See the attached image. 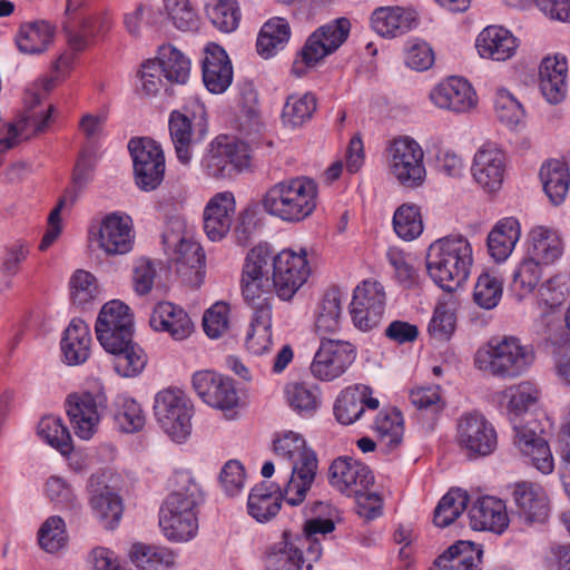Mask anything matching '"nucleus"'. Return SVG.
I'll use <instances>...</instances> for the list:
<instances>
[{"mask_svg":"<svg viewBox=\"0 0 570 570\" xmlns=\"http://www.w3.org/2000/svg\"><path fill=\"white\" fill-rule=\"evenodd\" d=\"M309 268L306 254L285 249L274 254L267 245H258L247 254L243 268L242 288L246 301L272 295L291 299L307 281Z\"/></svg>","mask_w":570,"mask_h":570,"instance_id":"obj_1","label":"nucleus"},{"mask_svg":"<svg viewBox=\"0 0 570 570\" xmlns=\"http://www.w3.org/2000/svg\"><path fill=\"white\" fill-rule=\"evenodd\" d=\"M473 257L463 236H445L428 248L425 265L431 279L443 291H456L469 277Z\"/></svg>","mask_w":570,"mask_h":570,"instance_id":"obj_2","label":"nucleus"},{"mask_svg":"<svg viewBox=\"0 0 570 570\" xmlns=\"http://www.w3.org/2000/svg\"><path fill=\"white\" fill-rule=\"evenodd\" d=\"M177 481L179 488L160 509L159 525L168 540L188 541L198 530L196 508L202 501V490L188 473H179Z\"/></svg>","mask_w":570,"mask_h":570,"instance_id":"obj_3","label":"nucleus"},{"mask_svg":"<svg viewBox=\"0 0 570 570\" xmlns=\"http://www.w3.org/2000/svg\"><path fill=\"white\" fill-rule=\"evenodd\" d=\"M317 185L305 176L278 181L262 199L264 210L283 222L299 223L309 217L317 206Z\"/></svg>","mask_w":570,"mask_h":570,"instance_id":"obj_4","label":"nucleus"},{"mask_svg":"<svg viewBox=\"0 0 570 570\" xmlns=\"http://www.w3.org/2000/svg\"><path fill=\"white\" fill-rule=\"evenodd\" d=\"M533 352L514 336L492 338L487 347L479 350L474 362L482 371L494 376L514 379L520 376L533 362Z\"/></svg>","mask_w":570,"mask_h":570,"instance_id":"obj_5","label":"nucleus"},{"mask_svg":"<svg viewBox=\"0 0 570 570\" xmlns=\"http://www.w3.org/2000/svg\"><path fill=\"white\" fill-rule=\"evenodd\" d=\"M350 21L340 18L316 29L305 41L292 66L296 77H303L326 56L336 51L347 39Z\"/></svg>","mask_w":570,"mask_h":570,"instance_id":"obj_6","label":"nucleus"},{"mask_svg":"<svg viewBox=\"0 0 570 570\" xmlns=\"http://www.w3.org/2000/svg\"><path fill=\"white\" fill-rule=\"evenodd\" d=\"M248 145L235 137L217 136L208 146L202 165L207 176L232 178L249 167Z\"/></svg>","mask_w":570,"mask_h":570,"instance_id":"obj_7","label":"nucleus"},{"mask_svg":"<svg viewBox=\"0 0 570 570\" xmlns=\"http://www.w3.org/2000/svg\"><path fill=\"white\" fill-rule=\"evenodd\" d=\"M154 413L160 428L174 441L183 442L191 432L193 404L179 389H165L155 396Z\"/></svg>","mask_w":570,"mask_h":570,"instance_id":"obj_8","label":"nucleus"},{"mask_svg":"<svg viewBox=\"0 0 570 570\" xmlns=\"http://www.w3.org/2000/svg\"><path fill=\"white\" fill-rule=\"evenodd\" d=\"M128 149L134 163L136 185L145 191L155 190L165 175V156L160 145L147 137L131 138Z\"/></svg>","mask_w":570,"mask_h":570,"instance_id":"obj_9","label":"nucleus"},{"mask_svg":"<svg viewBox=\"0 0 570 570\" xmlns=\"http://www.w3.org/2000/svg\"><path fill=\"white\" fill-rule=\"evenodd\" d=\"M390 170L400 185L416 188L423 185L426 170L423 164L424 153L421 146L410 137L395 139L389 149Z\"/></svg>","mask_w":570,"mask_h":570,"instance_id":"obj_10","label":"nucleus"},{"mask_svg":"<svg viewBox=\"0 0 570 570\" xmlns=\"http://www.w3.org/2000/svg\"><path fill=\"white\" fill-rule=\"evenodd\" d=\"M456 442L469 459L491 454L498 444L493 425L478 412L464 413L456 424Z\"/></svg>","mask_w":570,"mask_h":570,"instance_id":"obj_11","label":"nucleus"},{"mask_svg":"<svg viewBox=\"0 0 570 570\" xmlns=\"http://www.w3.org/2000/svg\"><path fill=\"white\" fill-rule=\"evenodd\" d=\"M66 407L76 435L89 440L107 407V397L101 391L73 393L68 396Z\"/></svg>","mask_w":570,"mask_h":570,"instance_id":"obj_12","label":"nucleus"},{"mask_svg":"<svg viewBox=\"0 0 570 570\" xmlns=\"http://www.w3.org/2000/svg\"><path fill=\"white\" fill-rule=\"evenodd\" d=\"M385 311V292L379 282L364 281L354 289L350 314L353 324L363 332L376 327Z\"/></svg>","mask_w":570,"mask_h":570,"instance_id":"obj_13","label":"nucleus"},{"mask_svg":"<svg viewBox=\"0 0 570 570\" xmlns=\"http://www.w3.org/2000/svg\"><path fill=\"white\" fill-rule=\"evenodd\" d=\"M355 351L348 342L321 336L311 372L322 381H332L345 373L355 361Z\"/></svg>","mask_w":570,"mask_h":570,"instance_id":"obj_14","label":"nucleus"},{"mask_svg":"<svg viewBox=\"0 0 570 570\" xmlns=\"http://www.w3.org/2000/svg\"><path fill=\"white\" fill-rule=\"evenodd\" d=\"M309 510L314 517L305 521L301 533H294L297 538L305 539L302 546L305 548L308 569L322 556V544L318 535H325L335 530L333 517L336 514L335 509L322 501L313 502Z\"/></svg>","mask_w":570,"mask_h":570,"instance_id":"obj_15","label":"nucleus"},{"mask_svg":"<svg viewBox=\"0 0 570 570\" xmlns=\"http://www.w3.org/2000/svg\"><path fill=\"white\" fill-rule=\"evenodd\" d=\"M193 386L199 397L209 406L230 410L238 404L233 380L212 371H199L193 375Z\"/></svg>","mask_w":570,"mask_h":570,"instance_id":"obj_16","label":"nucleus"},{"mask_svg":"<svg viewBox=\"0 0 570 570\" xmlns=\"http://www.w3.org/2000/svg\"><path fill=\"white\" fill-rule=\"evenodd\" d=\"M163 244L165 252L176 264V272L188 277L200 273L205 263V254L200 245L180 233L166 230L163 234Z\"/></svg>","mask_w":570,"mask_h":570,"instance_id":"obj_17","label":"nucleus"},{"mask_svg":"<svg viewBox=\"0 0 570 570\" xmlns=\"http://www.w3.org/2000/svg\"><path fill=\"white\" fill-rule=\"evenodd\" d=\"M513 443L522 455L530 459L533 466L543 474L554 469L553 456L548 442L537 433V422L514 423Z\"/></svg>","mask_w":570,"mask_h":570,"instance_id":"obj_18","label":"nucleus"},{"mask_svg":"<svg viewBox=\"0 0 570 570\" xmlns=\"http://www.w3.org/2000/svg\"><path fill=\"white\" fill-rule=\"evenodd\" d=\"M289 464L291 475L284 485V501L292 507H296L304 502L315 482L318 460L313 451L289 462Z\"/></svg>","mask_w":570,"mask_h":570,"instance_id":"obj_19","label":"nucleus"},{"mask_svg":"<svg viewBox=\"0 0 570 570\" xmlns=\"http://www.w3.org/2000/svg\"><path fill=\"white\" fill-rule=\"evenodd\" d=\"M431 101L441 109L465 112L476 105L472 86L463 78L450 77L430 92Z\"/></svg>","mask_w":570,"mask_h":570,"instance_id":"obj_20","label":"nucleus"},{"mask_svg":"<svg viewBox=\"0 0 570 570\" xmlns=\"http://www.w3.org/2000/svg\"><path fill=\"white\" fill-rule=\"evenodd\" d=\"M305 539L291 531H284L281 540L268 547L265 553L266 570H302L307 566V556L302 546Z\"/></svg>","mask_w":570,"mask_h":570,"instance_id":"obj_21","label":"nucleus"},{"mask_svg":"<svg viewBox=\"0 0 570 570\" xmlns=\"http://www.w3.org/2000/svg\"><path fill=\"white\" fill-rule=\"evenodd\" d=\"M515 513L525 524L542 523L549 515L548 497L543 489L534 483H517L512 492Z\"/></svg>","mask_w":570,"mask_h":570,"instance_id":"obj_22","label":"nucleus"},{"mask_svg":"<svg viewBox=\"0 0 570 570\" xmlns=\"http://www.w3.org/2000/svg\"><path fill=\"white\" fill-rule=\"evenodd\" d=\"M235 215V198L229 191L216 194L204 209V230L213 242L222 240L229 232Z\"/></svg>","mask_w":570,"mask_h":570,"instance_id":"obj_23","label":"nucleus"},{"mask_svg":"<svg viewBox=\"0 0 570 570\" xmlns=\"http://www.w3.org/2000/svg\"><path fill=\"white\" fill-rule=\"evenodd\" d=\"M379 406V400L372 397V389L358 384L341 392L334 404V415L340 423L348 425L358 420L365 409L376 410Z\"/></svg>","mask_w":570,"mask_h":570,"instance_id":"obj_24","label":"nucleus"},{"mask_svg":"<svg viewBox=\"0 0 570 570\" xmlns=\"http://www.w3.org/2000/svg\"><path fill=\"white\" fill-rule=\"evenodd\" d=\"M470 527L501 534L509 525L505 503L494 497L479 498L468 512Z\"/></svg>","mask_w":570,"mask_h":570,"instance_id":"obj_25","label":"nucleus"},{"mask_svg":"<svg viewBox=\"0 0 570 570\" xmlns=\"http://www.w3.org/2000/svg\"><path fill=\"white\" fill-rule=\"evenodd\" d=\"M233 80V67L226 51L216 43H209L203 59V81L208 91L223 94Z\"/></svg>","mask_w":570,"mask_h":570,"instance_id":"obj_26","label":"nucleus"},{"mask_svg":"<svg viewBox=\"0 0 570 570\" xmlns=\"http://www.w3.org/2000/svg\"><path fill=\"white\" fill-rule=\"evenodd\" d=\"M99 246L108 255H124L131 250L134 236L128 216L108 215L99 228Z\"/></svg>","mask_w":570,"mask_h":570,"instance_id":"obj_27","label":"nucleus"},{"mask_svg":"<svg viewBox=\"0 0 570 570\" xmlns=\"http://www.w3.org/2000/svg\"><path fill=\"white\" fill-rule=\"evenodd\" d=\"M88 491L90 505L96 517L106 522V528L112 529L122 514L121 499L99 475L89 478Z\"/></svg>","mask_w":570,"mask_h":570,"instance_id":"obj_28","label":"nucleus"},{"mask_svg":"<svg viewBox=\"0 0 570 570\" xmlns=\"http://www.w3.org/2000/svg\"><path fill=\"white\" fill-rule=\"evenodd\" d=\"M371 26L382 37H397L417 26V13L399 6L379 7L372 12Z\"/></svg>","mask_w":570,"mask_h":570,"instance_id":"obj_29","label":"nucleus"},{"mask_svg":"<svg viewBox=\"0 0 570 570\" xmlns=\"http://www.w3.org/2000/svg\"><path fill=\"white\" fill-rule=\"evenodd\" d=\"M471 170L475 181L485 190H498L504 177L503 153L491 146L480 148L474 156Z\"/></svg>","mask_w":570,"mask_h":570,"instance_id":"obj_30","label":"nucleus"},{"mask_svg":"<svg viewBox=\"0 0 570 570\" xmlns=\"http://www.w3.org/2000/svg\"><path fill=\"white\" fill-rule=\"evenodd\" d=\"M568 65L564 57H548L539 67V87L546 100L552 105L561 102L567 94Z\"/></svg>","mask_w":570,"mask_h":570,"instance_id":"obj_31","label":"nucleus"},{"mask_svg":"<svg viewBox=\"0 0 570 570\" xmlns=\"http://www.w3.org/2000/svg\"><path fill=\"white\" fill-rule=\"evenodd\" d=\"M518 39L503 27L489 26L476 38V50L482 58L495 61L510 59L518 48Z\"/></svg>","mask_w":570,"mask_h":570,"instance_id":"obj_32","label":"nucleus"},{"mask_svg":"<svg viewBox=\"0 0 570 570\" xmlns=\"http://www.w3.org/2000/svg\"><path fill=\"white\" fill-rule=\"evenodd\" d=\"M150 325L156 331H165L174 340L188 337L194 325L188 314L179 306L169 302H161L156 305L150 317Z\"/></svg>","mask_w":570,"mask_h":570,"instance_id":"obj_33","label":"nucleus"},{"mask_svg":"<svg viewBox=\"0 0 570 570\" xmlns=\"http://www.w3.org/2000/svg\"><path fill=\"white\" fill-rule=\"evenodd\" d=\"M284 500V489L272 482H261L255 485L247 501L248 513L258 522H266L274 518Z\"/></svg>","mask_w":570,"mask_h":570,"instance_id":"obj_34","label":"nucleus"},{"mask_svg":"<svg viewBox=\"0 0 570 570\" xmlns=\"http://www.w3.org/2000/svg\"><path fill=\"white\" fill-rule=\"evenodd\" d=\"M118 330V333L122 338L129 335V331L134 332L132 316L129 313V307L120 301H110L106 303L96 322L95 331L96 335L107 342L111 334L108 331Z\"/></svg>","mask_w":570,"mask_h":570,"instance_id":"obj_35","label":"nucleus"},{"mask_svg":"<svg viewBox=\"0 0 570 570\" xmlns=\"http://www.w3.org/2000/svg\"><path fill=\"white\" fill-rule=\"evenodd\" d=\"M91 337L87 324L73 318L63 333L61 351L69 365H78L87 361L90 353Z\"/></svg>","mask_w":570,"mask_h":570,"instance_id":"obj_36","label":"nucleus"},{"mask_svg":"<svg viewBox=\"0 0 570 570\" xmlns=\"http://www.w3.org/2000/svg\"><path fill=\"white\" fill-rule=\"evenodd\" d=\"M563 252L559 232L547 226H535L529 233L528 255L538 258L544 265L556 262Z\"/></svg>","mask_w":570,"mask_h":570,"instance_id":"obj_37","label":"nucleus"},{"mask_svg":"<svg viewBox=\"0 0 570 570\" xmlns=\"http://www.w3.org/2000/svg\"><path fill=\"white\" fill-rule=\"evenodd\" d=\"M291 27L288 21L282 17H274L267 20L257 37V52L264 59H268L283 50L291 39Z\"/></svg>","mask_w":570,"mask_h":570,"instance_id":"obj_38","label":"nucleus"},{"mask_svg":"<svg viewBox=\"0 0 570 570\" xmlns=\"http://www.w3.org/2000/svg\"><path fill=\"white\" fill-rule=\"evenodd\" d=\"M520 225L513 217L500 220L488 236V250L497 262L505 261L520 238Z\"/></svg>","mask_w":570,"mask_h":570,"instance_id":"obj_39","label":"nucleus"},{"mask_svg":"<svg viewBox=\"0 0 570 570\" xmlns=\"http://www.w3.org/2000/svg\"><path fill=\"white\" fill-rule=\"evenodd\" d=\"M538 397L539 392L530 382L512 385L501 393L500 402L505 404L513 428L514 423L524 424L520 417L537 403Z\"/></svg>","mask_w":570,"mask_h":570,"instance_id":"obj_40","label":"nucleus"},{"mask_svg":"<svg viewBox=\"0 0 570 570\" xmlns=\"http://www.w3.org/2000/svg\"><path fill=\"white\" fill-rule=\"evenodd\" d=\"M543 190L553 205H560L569 190L570 175L566 163L550 159L540 169Z\"/></svg>","mask_w":570,"mask_h":570,"instance_id":"obj_41","label":"nucleus"},{"mask_svg":"<svg viewBox=\"0 0 570 570\" xmlns=\"http://www.w3.org/2000/svg\"><path fill=\"white\" fill-rule=\"evenodd\" d=\"M129 558L139 570H171L175 567V554L158 546L134 543Z\"/></svg>","mask_w":570,"mask_h":570,"instance_id":"obj_42","label":"nucleus"},{"mask_svg":"<svg viewBox=\"0 0 570 570\" xmlns=\"http://www.w3.org/2000/svg\"><path fill=\"white\" fill-rule=\"evenodd\" d=\"M77 8L68 3L66 14L68 21L63 23V31L67 36L69 47L78 52L85 50L90 40L96 36V26L92 18L79 14Z\"/></svg>","mask_w":570,"mask_h":570,"instance_id":"obj_43","label":"nucleus"},{"mask_svg":"<svg viewBox=\"0 0 570 570\" xmlns=\"http://www.w3.org/2000/svg\"><path fill=\"white\" fill-rule=\"evenodd\" d=\"M342 315V293L338 288L327 289L320 303L315 322L316 332L320 336L334 334L340 328Z\"/></svg>","mask_w":570,"mask_h":570,"instance_id":"obj_44","label":"nucleus"},{"mask_svg":"<svg viewBox=\"0 0 570 570\" xmlns=\"http://www.w3.org/2000/svg\"><path fill=\"white\" fill-rule=\"evenodd\" d=\"M156 60L168 83L184 85L187 82L190 73V60L181 51L170 45L161 46Z\"/></svg>","mask_w":570,"mask_h":570,"instance_id":"obj_45","label":"nucleus"},{"mask_svg":"<svg viewBox=\"0 0 570 570\" xmlns=\"http://www.w3.org/2000/svg\"><path fill=\"white\" fill-rule=\"evenodd\" d=\"M169 134L177 159L188 165L193 158V130L190 119L179 111H173L169 117Z\"/></svg>","mask_w":570,"mask_h":570,"instance_id":"obj_46","label":"nucleus"},{"mask_svg":"<svg viewBox=\"0 0 570 570\" xmlns=\"http://www.w3.org/2000/svg\"><path fill=\"white\" fill-rule=\"evenodd\" d=\"M482 556L483 550L481 546L471 541L460 540L441 553L434 560V563L448 570L465 566L475 567L476 563H481Z\"/></svg>","mask_w":570,"mask_h":570,"instance_id":"obj_47","label":"nucleus"},{"mask_svg":"<svg viewBox=\"0 0 570 570\" xmlns=\"http://www.w3.org/2000/svg\"><path fill=\"white\" fill-rule=\"evenodd\" d=\"M53 27L46 21H36L20 28L17 46L23 53H41L53 39Z\"/></svg>","mask_w":570,"mask_h":570,"instance_id":"obj_48","label":"nucleus"},{"mask_svg":"<svg viewBox=\"0 0 570 570\" xmlns=\"http://www.w3.org/2000/svg\"><path fill=\"white\" fill-rule=\"evenodd\" d=\"M42 97L43 94L41 92L27 90L24 98L27 115L14 125L17 128V138L21 135L28 138L30 134H38L47 128L53 107L49 106L46 110L36 111L35 108L40 105Z\"/></svg>","mask_w":570,"mask_h":570,"instance_id":"obj_49","label":"nucleus"},{"mask_svg":"<svg viewBox=\"0 0 570 570\" xmlns=\"http://www.w3.org/2000/svg\"><path fill=\"white\" fill-rule=\"evenodd\" d=\"M375 430L381 435L380 448L385 454L394 452L402 442L403 417L401 412L380 413L375 421Z\"/></svg>","mask_w":570,"mask_h":570,"instance_id":"obj_50","label":"nucleus"},{"mask_svg":"<svg viewBox=\"0 0 570 570\" xmlns=\"http://www.w3.org/2000/svg\"><path fill=\"white\" fill-rule=\"evenodd\" d=\"M469 495L461 489H451L438 503L433 522L439 528H445L454 522L466 509Z\"/></svg>","mask_w":570,"mask_h":570,"instance_id":"obj_51","label":"nucleus"},{"mask_svg":"<svg viewBox=\"0 0 570 570\" xmlns=\"http://www.w3.org/2000/svg\"><path fill=\"white\" fill-rule=\"evenodd\" d=\"M205 10L218 30L228 33L238 27L240 13L236 0H205Z\"/></svg>","mask_w":570,"mask_h":570,"instance_id":"obj_52","label":"nucleus"},{"mask_svg":"<svg viewBox=\"0 0 570 570\" xmlns=\"http://www.w3.org/2000/svg\"><path fill=\"white\" fill-rule=\"evenodd\" d=\"M315 110L316 98L313 94L291 95L284 105L282 119L286 126L295 128L309 120Z\"/></svg>","mask_w":570,"mask_h":570,"instance_id":"obj_53","label":"nucleus"},{"mask_svg":"<svg viewBox=\"0 0 570 570\" xmlns=\"http://www.w3.org/2000/svg\"><path fill=\"white\" fill-rule=\"evenodd\" d=\"M114 356V368L120 376L134 377L146 366L147 355L144 350L132 341L126 344L120 351L111 353Z\"/></svg>","mask_w":570,"mask_h":570,"instance_id":"obj_54","label":"nucleus"},{"mask_svg":"<svg viewBox=\"0 0 570 570\" xmlns=\"http://www.w3.org/2000/svg\"><path fill=\"white\" fill-rule=\"evenodd\" d=\"M38 434L63 455L72 450L70 433L59 417H42L38 424Z\"/></svg>","mask_w":570,"mask_h":570,"instance_id":"obj_55","label":"nucleus"},{"mask_svg":"<svg viewBox=\"0 0 570 570\" xmlns=\"http://www.w3.org/2000/svg\"><path fill=\"white\" fill-rule=\"evenodd\" d=\"M145 421L144 411L138 402L128 396L118 397L115 422L122 432H138L144 428Z\"/></svg>","mask_w":570,"mask_h":570,"instance_id":"obj_56","label":"nucleus"},{"mask_svg":"<svg viewBox=\"0 0 570 570\" xmlns=\"http://www.w3.org/2000/svg\"><path fill=\"white\" fill-rule=\"evenodd\" d=\"M393 228L399 237L405 240L415 239L423 232V223L419 207L415 205L400 206L393 216Z\"/></svg>","mask_w":570,"mask_h":570,"instance_id":"obj_57","label":"nucleus"},{"mask_svg":"<svg viewBox=\"0 0 570 570\" xmlns=\"http://www.w3.org/2000/svg\"><path fill=\"white\" fill-rule=\"evenodd\" d=\"M502 297V282L490 273H482L473 291L474 302L484 309L495 307Z\"/></svg>","mask_w":570,"mask_h":570,"instance_id":"obj_58","label":"nucleus"},{"mask_svg":"<svg viewBox=\"0 0 570 570\" xmlns=\"http://www.w3.org/2000/svg\"><path fill=\"white\" fill-rule=\"evenodd\" d=\"M167 18L181 31H190L198 26V16L189 0H164Z\"/></svg>","mask_w":570,"mask_h":570,"instance_id":"obj_59","label":"nucleus"},{"mask_svg":"<svg viewBox=\"0 0 570 570\" xmlns=\"http://www.w3.org/2000/svg\"><path fill=\"white\" fill-rule=\"evenodd\" d=\"M494 107L498 119L510 128L518 127L524 118L521 104L507 89L498 90Z\"/></svg>","mask_w":570,"mask_h":570,"instance_id":"obj_60","label":"nucleus"},{"mask_svg":"<svg viewBox=\"0 0 570 570\" xmlns=\"http://www.w3.org/2000/svg\"><path fill=\"white\" fill-rule=\"evenodd\" d=\"M38 539L41 548L53 553L67 542L65 521L57 515L48 518L41 525Z\"/></svg>","mask_w":570,"mask_h":570,"instance_id":"obj_61","label":"nucleus"},{"mask_svg":"<svg viewBox=\"0 0 570 570\" xmlns=\"http://www.w3.org/2000/svg\"><path fill=\"white\" fill-rule=\"evenodd\" d=\"M71 298L73 304L85 307L98 295V286L94 275L78 269L70 279Z\"/></svg>","mask_w":570,"mask_h":570,"instance_id":"obj_62","label":"nucleus"},{"mask_svg":"<svg viewBox=\"0 0 570 570\" xmlns=\"http://www.w3.org/2000/svg\"><path fill=\"white\" fill-rule=\"evenodd\" d=\"M274 452L278 458L293 462L313 450L306 445L302 435L288 431L274 440Z\"/></svg>","mask_w":570,"mask_h":570,"instance_id":"obj_63","label":"nucleus"},{"mask_svg":"<svg viewBox=\"0 0 570 570\" xmlns=\"http://www.w3.org/2000/svg\"><path fill=\"white\" fill-rule=\"evenodd\" d=\"M541 265H544L541 261L532 257V255H528L513 274L514 286L525 293H531L542 277Z\"/></svg>","mask_w":570,"mask_h":570,"instance_id":"obj_64","label":"nucleus"}]
</instances>
